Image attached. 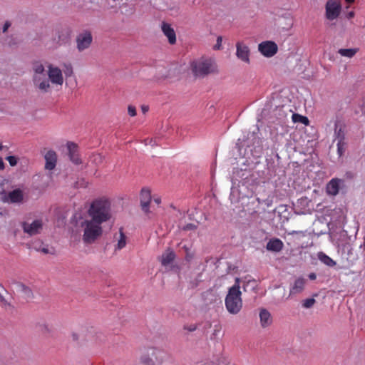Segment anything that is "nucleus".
Returning a JSON list of instances; mask_svg holds the SVG:
<instances>
[{"mask_svg":"<svg viewBox=\"0 0 365 365\" xmlns=\"http://www.w3.org/2000/svg\"><path fill=\"white\" fill-rule=\"evenodd\" d=\"M15 291L22 297L29 299L32 297L31 289L24 284L19 282L14 283Z\"/></svg>","mask_w":365,"mask_h":365,"instance_id":"nucleus-21","label":"nucleus"},{"mask_svg":"<svg viewBox=\"0 0 365 365\" xmlns=\"http://www.w3.org/2000/svg\"><path fill=\"white\" fill-rule=\"evenodd\" d=\"M344 180L338 178L331 179L326 185V192L329 196H336L340 190H346Z\"/></svg>","mask_w":365,"mask_h":365,"instance_id":"nucleus-8","label":"nucleus"},{"mask_svg":"<svg viewBox=\"0 0 365 365\" xmlns=\"http://www.w3.org/2000/svg\"><path fill=\"white\" fill-rule=\"evenodd\" d=\"M337 155L342 157L347 148V142H336Z\"/></svg>","mask_w":365,"mask_h":365,"instance_id":"nucleus-27","label":"nucleus"},{"mask_svg":"<svg viewBox=\"0 0 365 365\" xmlns=\"http://www.w3.org/2000/svg\"><path fill=\"white\" fill-rule=\"evenodd\" d=\"M63 73L66 76H71L73 74V67L70 63H63Z\"/></svg>","mask_w":365,"mask_h":365,"instance_id":"nucleus-29","label":"nucleus"},{"mask_svg":"<svg viewBox=\"0 0 365 365\" xmlns=\"http://www.w3.org/2000/svg\"><path fill=\"white\" fill-rule=\"evenodd\" d=\"M318 258L322 263L330 267H332L336 265V262L334 261L331 258H330L324 252H319Z\"/></svg>","mask_w":365,"mask_h":365,"instance_id":"nucleus-25","label":"nucleus"},{"mask_svg":"<svg viewBox=\"0 0 365 365\" xmlns=\"http://www.w3.org/2000/svg\"><path fill=\"white\" fill-rule=\"evenodd\" d=\"M334 141L336 142H347L346 140V131L345 126L343 124L336 123L334 125Z\"/></svg>","mask_w":365,"mask_h":365,"instance_id":"nucleus-15","label":"nucleus"},{"mask_svg":"<svg viewBox=\"0 0 365 365\" xmlns=\"http://www.w3.org/2000/svg\"><path fill=\"white\" fill-rule=\"evenodd\" d=\"M1 200L4 202L20 205L24 202V193L20 188L1 194Z\"/></svg>","mask_w":365,"mask_h":365,"instance_id":"nucleus-7","label":"nucleus"},{"mask_svg":"<svg viewBox=\"0 0 365 365\" xmlns=\"http://www.w3.org/2000/svg\"><path fill=\"white\" fill-rule=\"evenodd\" d=\"M345 1L348 4H351L354 3V0H345Z\"/></svg>","mask_w":365,"mask_h":365,"instance_id":"nucleus-45","label":"nucleus"},{"mask_svg":"<svg viewBox=\"0 0 365 365\" xmlns=\"http://www.w3.org/2000/svg\"><path fill=\"white\" fill-rule=\"evenodd\" d=\"M38 250L41 251V252L44 253V254H48L49 253V250H48V247H43L41 249H39Z\"/></svg>","mask_w":365,"mask_h":365,"instance_id":"nucleus-40","label":"nucleus"},{"mask_svg":"<svg viewBox=\"0 0 365 365\" xmlns=\"http://www.w3.org/2000/svg\"><path fill=\"white\" fill-rule=\"evenodd\" d=\"M2 149V145H0V150Z\"/></svg>","mask_w":365,"mask_h":365,"instance_id":"nucleus-50","label":"nucleus"},{"mask_svg":"<svg viewBox=\"0 0 365 365\" xmlns=\"http://www.w3.org/2000/svg\"><path fill=\"white\" fill-rule=\"evenodd\" d=\"M153 201L157 204V205H160V202H161V199L160 197H154L153 198Z\"/></svg>","mask_w":365,"mask_h":365,"instance_id":"nucleus-41","label":"nucleus"},{"mask_svg":"<svg viewBox=\"0 0 365 365\" xmlns=\"http://www.w3.org/2000/svg\"><path fill=\"white\" fill-rule=\"evenodd\" d=\"M195 228H196V226L194 224L189 223V224L186 225L183 227V230H195Z\"/></svg>","mask_w":365,"mask_h":365,"instance_id":"nucleus-36","label":"nucleus"},{"mask_svg":"<svg viewBox=\"0 0 365 365\" xmlns=\"http://www.w3.org/2000/svg\"><path fill=\"white\" fill-rule=\"evenodd\" d=\"M355 178L356 173L353 171L348 170L345 172L342 180H344L345 182L346 180H353Z\"/></svg>","mask_w":365,"mask_h":365,"instance_id":"nucleus-30","label":"nucleus"},{"mask_svg":"<svg viewBox=\"0 0 365 365\" xmlns=\"http://www.w3.org/2000/svg\"><path fill=\"white\" fill-rule=\"evenodd\" d=\"M236 56L244 62L250 63V49L245 44L237 42L236 44Z\"/></svg>","mask_w":365,"mask_h":365,"instance_id":"nucleus-14","label":"nucleus"},{"mask_svg":"<svg viewBox=\"0 0 365 365\" xmlns=\"http://www.w3.org/2000/svg\"><path fill=\"white\" fill-rule=\"evenodd\" d=\"M190 71L195 78H202L210 74L218 73L217 65L211 58H200L190 63Z\"/></svg>","mask_w":365,"mask_h":365,"instance_id":"nucleus-2","label":"nucleus"},{"mask_svg":"<svg viewBox=\"0 0 365 365\" xmlns=\"http://www.w3.org/2000/svg\"><path fill=\"white\" fill-rule=\"evenodd\" d=\"M46 160L45 169L52 170L56 168L57 163V154L55 151L50 150L44 155Z\"/></svg>","mask_w":365,"mask_h":365,"instance_id":"nucleus-17","label":"nucleus"},{"mask_svg":"<svg viewBox=\"0 0 365 365\" xmlns=\"http://www.w3.org/2000/svg\"><path fill=\"white\" fill-rule=\"evenodd\" d=\"M161 29L163 34L168 38L170 44L173 45L176 43V34L170 24L163 22Z\"/></svg>","mask_w":365,"mask_h":365,"instance_id":"nucleus-19","label":"nucleus"},{"mask_svg":"<svg viewBox=\"0 0 365 365\" xmlns=\"http://www.w3.org/2000/svg\"><path fill=\"white\" fill-rule=\"evenodd\" d=\"M184 248H185V251H186V252H187V251H188V249H187L185 246L184 247Z\"/></svg>","mask_w":365,"mask_h":365,"instance_id":"nucleus-47","label":"nucleus"},{"mask_svg":"<svg viewBox=\"0 0 365 365\" xmlns=\"http://www.w3.org/2000/svg\"><path fill=\"white\" fill-rule=\"evenodd\" d=\"M81 227L83 230V241L86 244H92L103 234L101 224L93 222L91 220H85L81 222Z\"/></svg>","mask_w":365,"mask_h":365,"instance_id":"nucleus-4","label":"nucleus"},{"mask_svg":"<svg viewBox=\"0 0 365 365\" xmlns=\"http://www.w3.org/2000/svg\"><path fill=\"white\" fill-rule=\"evenodd\" d=\"M349 247H350V245H348V246L345 247L344 248H347L348 249Z\"/></svg>","mask_w":365,"mask_h":365,"instance_id":"nucleus-49","label":"nucleus"},{"mask_svg":"<svg viewBox=\"0 0 365 365\" xmlns=\"http://www.w3.org/2000/svg\"><path fill=\"white\" fill-rule=\"evenodd\" d=\"M242 292L240 291V279H235V284L228 289L225 299V304L227 311L231 314H237L242 308Z\"/></svg>","mask_w":365,"mask_h":365,"instance_id":"nucleus-3","label":"nucleus"},{"mask_svg":"<svg viewBox=\"0 0 365 365\" xmlns=\"http://www.w3.org/2000/svg\"><path fill=\"white\" fill-rule=\"evenodd\" d=\"M31 71L33 72V82L35 86L46 91L49 88V80L47 79L45 66L41 61L35 60L31 62Z\"/></svg>","mask_w":365,"mask_h":365,"instance_id":"nucleus-5","label":"nucleus"},{"mask_svg":"<svg viewBox=\"0 0 365 365\" xmlns=\"http://www.w3.org/2000/svg\"><path fill=\"white\" fill-rule=\"evenodd\" d=\"M306 280L304 278L298 277V292L302 291L304 289Z\"/></svg>","mask_w":365,"mask_h":365,"instance_id":"nucleus-33","label":"nucleus"},{"mask_svg":"<svg viewBox=\"0 0 365 365\" xmlns=\"http://www.w3.org/2000/svg\"><path fill=\"white\" fill-rule=\"evenodd\" d=\"M4 168V163L3 159L0 157V170H3Z\"/></svg>","mask_w":365,"mask_h":365,"instance_id":"nucleus-44","label":"nucleus"},{"mask_svg":"<svg viewBox=\"0 0 365 365\" xmlns=\"http://www.w3.org/2000/svg\"><path fill=\"white\" fill-rule=\"evenodd\" d=\"M358 50V48H341L338 52L342 56L351 58L357 53Z\"/></svg>","mask_w":365,"mask_h":365,"instance_id":"nucleus-26","label":"nucleus"},{"mask_svg":"<svg viewBox=\"0 0 365 365\" xmlns=\"http://www.w3.org/2000/svg\"><path fill=\"white\" fill-rule=\"evenodd\" d=\"M354 16V12L352 11L349 12L348 14H347V18L349 19L353 18Z\"/></svg>","mask_w":365,"mask_h":365,"instance_id":"nucleus-43","label":"nucleus"},{"mask_svg":"<svg viewBox=\"0 0 365 365\" xmlns=\"http://www.w3.org/2000/svg\"><path fill=\"white\" fill-rule=\"evenodd\" d=\"M67 148L71 161L76 165H80L82 162L78 153L77 145L73 142H68L67 143Z\"/></svg>","mask_w":365,"mask_h":365,"instance_id":"nucleus-20","label":"nucleus"},{"mask_svg":"<svg viewBox=\"0 0 365 365\" xmlns=\"http://www.w3.org/2000/svg\"><path fill=\"white\" fill-rule=\"evenodd\" d=\"M316 300L314 297L308 298L302 302V305L304 308L309 309L314 306L315 304Z\"/></svg>","mask_w":365,"mask_h":365,"instance_id":"nucleus-28","label":"nucleus"},{"mask_svg":"<svg viewBox=\"0 0 365 365\" xmlns=\"http://www.w3.org/2000/svg\"><path fill=\"white\" fill-rule=\"evenodd\" d=\"M258 51L265 57L274 56L278 51L277 43L272 41H262L258 45Z\"/></svg>","mask_w":365,"mask_h":365,"instance_id":"nucleus-11","label":"nucleus"},{"mask_svg":"<svg viewBox=\"0 0 365 365\" xmlns=\"http://www.w3.org/2000/svg\"><path fill=\"white\" fill-rule=\"evenodd\" d=\"M141 110H142V112H143V113H147V112L148 111V110H149V107H148V106L143 105V106H141Z\"/></svg>","mask_w":365,"mask_h":365,"instance_id":"nucleus-39","label":"nucleus"},{"mask_svg":"<svg viewBox=\"0 0 365 365\" xmlns=\"http://www.w3.org/2000/svg\"><path fill=\"white\" fill-rule=\"evenodd\" d=\"M114 239L117 241L115 250H120L124 248L126 245V236L123 232V229L120 227L118 233L115 234Z\"/></svg>","mask_w":365,"mask_h":365,"instance_id":"nucleus-23","label":"nucleus"},{"mask_svg":"<svg viewBox=\"0 0 365 365\" xmlns=\"http://www.w3.org/2000/svg\"><path fill=\"white\" fill-rule=\"evenodd\" d=\"M10 26L11 24L9 22H6L3 27V32H6Z\"/></svg>","mask_w":365,"mask_h":365,"instance_id":"nucleus-38","label":"nucleus"},{"mask_svg":"<svg viewBox=\"0 0 365 365\" xmlns=\"http://www.w3.org/2000/svg\"><path fill=\"white\" fill-rule=\"evenodd\" d=\"M93 41V37L90 31H86L79 35L76 38L77 48L79 51H82L88 48Z\"/></svg>","mask_w":365,"mask_h":365,"instance_id":"nucleus-13","label":"nucleus"},{"mask_svg":"<svg viewBox=\"0 0 365 365\" xmlns=\"http://www.w3.org/2000/svg\"><path fill=\"white\" fill-rule=\"evenodd\" d=\"M140 205L142 210L145 212H149V205L151 201V194L148 189L143 188L140 192Z\"/></svg>","mask_w":365,"mask_h":365,"instance_id":"nucleus-18","label":"nucleus"},{"mask_svg":"<svg viewBox=\"0 0 365 365\" xmlns=\"http://www.w3.org/2000/svg\"><path fill=\"white\" fill-rule=\"evenodd\" d=\"M282 247L283 242L277 238L271 239L266 245L267 250L272 252H279Z\"/></svg>","mask_w":365,"mask_h":365,"instance_id":"nucleus-24","label":"nucleus"},{"mask_svg":"<svg viewBox=\"0 0 365 365\" xmlns=\"http://www.w3.org/2000/svg\"><path fill=\"white\" fill-rule=\"evenodd\" d=\"M295 288H297V281L294 282L292 289L294 290Z\"/></svg>","mask_w":365,"mask_h":365,"instance_id":"nucleus-46","label":"nucleus"},{"mask_svg":"<svg viewBox=\"0 0 365 365\" xmlns=\"http://www.w3.org/2000/svg\"><path fill=\"white\" fill-rule=\"evenodd\" d=\"M175 259V252L170 249H168L161 255L160 261L163 266H168L170 264L174 261Z\"/></svg>","mask_w":365,"mask_h":365,"instance_id":"nucleus-22","label":"nucleus"},{"mask_svg":"<svg viewBox=\"0 0 365 365\" xmlns=\"http://www.w3.org/2000/svg\"><path fill=\"white\" fill-rule=\"evenodd\" d=\"M308 278L310 279V280H315L317 279V275L314 272H312L310 274H308Z\"/></svg>","mask_w":365,"mask_h":365,"instance_id":"nucleus-37","label":"nucleus"},{"mask_svg":"<svg viewBox=\"0 0 365 365\" xmlns=\"http://www.w3.org/2000/svg\"><path fill=\"white\" fill-rule=\"evenodd\" d=\"M298 123L308 125L309 120L307 117L298 114Z\"/></svg>","mask_w":365,"mask_h":365,"instance_id":"nucleus-31","label":"nucleus"},{"mask_svg":"<svg viewBox=\"0 0 365 365\" xmlns=\"http://www.w3.org/2000/svg\"><path fill=\"white\" fill-rule=\"evenodd\" d=\"M128 112L130 116H135L136 115L135 107L133 106H129L128 108Z\"/></svg>","mask_w":365,"mask_h":365,"instance_id":"nucleus-35","label":"nucleus"},{"mask_svg":"<svg viewBox=\"0 0 365 365\" xmlns=\"http://www.w3.org/2000/svg\"><path fill=\"white\" fill-rule=\"evenodd\" d=\"M326 17L329 20L336 19L341 11V5L338 0H328L325 5Z\"/></svg>","mask_w":365,"mask_h":365,"instance_id":"nucleus-10","label":"nucleus"},{"mask_svg":"<svg viewBox=\"0 0 365 365\" xmlns=\"http://www.w3.org/2000/svg\"><path fill=\"white\" fill-rule=\"evenodd\" d=\"M292 121L296 123H297V113H293L292 115Z\"/></svg>","mask_w":365,"mask_h":365,"instance_id":"nucleus-42","label":"nucleus"},{"mask_svg":"<svg viewBox=\"0 0 365 365\" xmlns=\"http://www.w3.org/2000/svg\"><path fill=\"white\" fill-rule=\"evenodd\" d=\"M165 356L163 351L150 347L140 357V362L144 365H160L164 361Z\"/></svg>","mask_w":365,"mask_h":365,"instance_id":"nucleus-6","label":"nucleus"},{"mask_svg":"<svg viewBox=\"0 0 365 365\" xmlns=\"http://www.w3.org/2000/svg\"><path fill=\"white\" fill-rule=\"evenodd\" d=\"M6 160L11 166H15L17 164V158L15 156H8Z\"/></svg>","mask_w":365,"mask_h":365,"instance_id":"nucleus-32","label":"nucleus"},{"mask_svg":"<svg viewBox=\"0 0 365 365\" xmlns=\"http://www.w3.org/2000/svg\"><path fill=\"white\" fill-rule=\"evenodd\" d=\"M73 336L74 339H77V338L76 337V334H73Z\"/></svg>","mask_w":365,"mask_h":365,"instance_id":"nucleus-48","label":"nucleus"},{"mask_svg":"<svg viewBox=\"0 0 365 365\" xmlns=\"http://www.w3.org/2000/svg\"><path fill=\"white\" fill-rule=\"evenodd\" d=\"M90 220L103 224L112 217L110 202L105 198L96 199L92 202L88 210Z\"/></svg>","mask_w":365,"mask_h":365,"instance_id":"nucleus-1","label":"nucleus"},{"mask_svg":"<svg viewBox=\"0 0 365 365\" xmlns=\"http://www.w3.org/2000/svg\"><path fill=\"white\" fill-rule=\"evenodd\" d=\"M47 68V79L49 80V83L62 86L63 83V76L61 69L53 64H48Z\"/></svg>","mask_w":365,"mask_h":365,"instance_id":"nucleus-9","label":"nucleus"},{"mask_svg":"<svg viewBox=\"0 0 365 365\" xmlns=\"http://www.w3.org/2000/svg\"><path fill=\"white\" fill-rule=\"evenodd\" d=\"M310 141H312L311 140L308 139L307 140V142L309 143Z\"/></svg>","mask_w":365,"mask_h":365,"instance_id":"nucleus-51","label":"nucleus"},{"mask_svg":"<svg viewBox=\"0 0 365 365\" xmlns=\"http://www.w3.org/2000/svg\"><path fill=\"white\" fill-rule=\"evenodd\" d=\"M222 38L221 36H218L217 38V43L214 46V49L219 50L221 48L222 46Z\"/></svg>","mask_w":365,"mask_h":365,"instance_id":"nucleus-34","label":"nucleus"},{"mask_svg":"<svg viewBox=\"0 0 365 365\" xmlns=\"http://www.w3.org/2000/svg\"><path fill=\"white\" fill-rule=\"evenodd\" d=\"M22 229L24 233L29 236L38 235L43 228V221L41 220H35L31 223L24 222L21 223Z\"/></svg>","mask_w":365,"mask_h":365,"instance_id":"nucleus-12","label":"nucleus"},{"mask_svg":"<svg viewBox=\"0 0 365 365\" xmlns=\"http://www.w3.org/2000/svg\"><path fill=\"white\" fill-rule=\"evenodd\" d=\"M260 325L262 328H267L272 325L273 322V318L270 312L262 308L259 309V313Z\"/></svg>","mask_w":365,"mask_h":365,"instance_id":"nucleus-16","label":"nucleus"}]
</instances>
